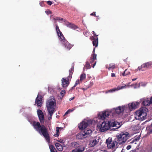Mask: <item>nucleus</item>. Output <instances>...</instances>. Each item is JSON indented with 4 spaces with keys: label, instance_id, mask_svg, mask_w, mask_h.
Instances as JSON below:
<instances>
[{
    "label": "nucleus",
    "instance_id": "f257e3e1",
    "mask_svg": "<svg viewBox=\"0 0 152 152\" xmlns=\"http://www.w3.org/2000/svg\"><path fill=\"white\" fill-rule=\"evenodd\" d=\"M120 123L115 121L114 119H110L107 121H104L101 124H98V127L99 131L103 132L108 130L111 127H115V129H117L121 126Z\"/></svg>",
    "mask_w": 152,
    "mask_h": 152
},
{
    "label": "nucleus",
    "instance_id": "f03ea898",
    "mask_svg": "<svg viewBox=\"0 0 152 152\" xmlns=\"http://www.w3.org/2000/svg\"><path fill=\"white\" fill-rule=\"evenodd\" d=\"M32 125L34 129L40 134L42 135L47 141L50 142V137L48 128L44 125H41L38 122L34 121Z\"/></svg>",
    "mask_w": 152,
    "mask_h": 152
},
{
    "label": "nucleus",
    "instance_id": "7ed1b4c3",
    "mask_svg": "<svg viewBox=\"0 0 152 152\" xmlns=\"http://www.w3.org/2000/svg\"><path fill=\"white\" fill-rule=\"evenodd\" d=\"M56 104L54 99H50L47 100L46 103V106L49 114L51 118L54 110L55 104Z\"/></svg>",
    "mask_w": 152,
    "mask_h": 152
},
{
    "label": "nucleus",
    "instance_id": "20e7f679",
    "mask_svg": "<svg viewBox=\"0 0 152 152\" xmlns=\"http://www.w3.org/2000/svg\"><path fill=\"white\" fill-rule=\"evenodd\" d=\"M130 137V134L126 132H122L117 136V140L118 143L121 145L124 144Z\"/></svg>",
    "mask_w": 152,
    "mask_h": 152
},
{
    "label": "nucleus",
    "instance_id": "39448f33",
    "mask_svg": "<svg viewBox=\"0 0 152 152\" xmlns=\"http://www.w3.org/2000/svg\"><path fill=\"white\" fill-rule=\"evenodd\" d=\"M147 114L146 112L143 109H140L135 113V117L136 119L142 121L146 119Z\"/></svg>",
    "mask_w": 152,
    "mask_h": 152
},
{
    "label": "nucleus",
    "instance_id": "423d86ee",
    "mask_svg": "<svg viewBox=\"0 0 152 152\" xmlns=\"http://www.w3.org/2000/svg\"><path fill=\"white\" fill-rule=\"evenodd\" d=\"M92 132L91 130L90 129H85L83 132L77 134L76 136L77 138L78 139L85 138L89 136Z\"/></svg>",
    "mask_w": 152,
    "mask_h": 152
},
{
    "label": "nucleus",
    "instance_id": "0eeeda50",
    "mask_svg": "<svg viewBox=\"0 0 152 152\" xmlns=\"http://www.w3.org/2000/svg\"><path fill=\"white\" fill-rule=\"evenodd\" d=\"M107 147L109 149H113L116 148L118 143L116 140L113 141L112 139L108 138L106 140Z\"/></svg>",
    "mask_w": 152,
    "mask_h": 152
},
{
    "label": "nucleus",
    "instance_id": "6e6552de",
    "mask_svg": "<svg viewBox=\"0 0 152 152\" xmlns=\"http://www.w3.org/2000/svg\"><path fill=\"white\" fill-rule=\"evenodd\" d=\"M110 115V112L107 110L101 112L98 114V117L99 119L104 120L108 117Z\"/></svg>",
    "mask_w": 152,
    "mask_h": 152
},
{
    "label": "nucleus",
    "instance_id": "1a4fd4ad",
    "mask_svg": "<svg viewBox=\"0 0 152 152\" xmlns=\"http://www.w3.org/2000/svg\"><path fill=\"white\" fill-rule=\"evenodd\" d=\"M140 103L137 102H134L128 104V107L130 111H132L137 108Z\"/></svg>",
    "mask_w": 152,
    "mask_h": 152
},
{
    "label": "nucleus",
    "instance_id": "9d476101",
    "mask_svg": "<svg viewBox=\"0 0 152 152\" xmlns=\"http://www.w3.org/2000/svg\"><path fill=\"white\" fill-rule=\"evenodd\" d=\"M37 113L40 123H43L44 122L45 118L42 111L40 110H38Z\"/></svg>",
    "mask_w": 152,
    "mask_h": 152
},
{
    "label": "nucleus",
    "instance_id": "9b49d317",
    "mask_svg": "<svg viewBox=\"0 0 152 152\" xmlns=\"http://www.w3.org/2000/svg\"><path fill=\"white\" fill-rule=\"evenodd\" d=\"M71 79H69V78L67 77L66 78H62L61 81L62 83V86L63 88H66L69 85V80Z\"/></svg>",
    "mask_w": 152,
    "mask_h": 152
},
{
    "label": "nucleus",
    "instance_id": "f8f14e48",
    "mask_svg": "<svg viewBox=\"0 0 152 152\" xmlns=\"http://www.w3.org/2000/svg\"><path fill=\"white\" fill-rule=\"evenodd\" d=\"M92 33L95 36L94 37H92L93 39L94 40L92 41L93 44L94 46L96 47L98 46V38L97 37L98 35H96L94 31H92Z\"/></svg>",
    "mask_w": 152,
    "mask_h": 152
},
{
    "label": "nucleus",
    "instance_id": "ddd939ff",
    "mask_svg": "<svg viewBox=\"0 0 152 152\" xmlns=\"http://www.w3.org/2000/svg\"><path fill=\"white\" fill-rule=\"evenodd\" d=\"M42 96L41 95H38L36 99L35 105L36 104L37 106L41 107L42 105Z\"/></svg>",
    "mask_w": 152,
    "mask_h": 152
},
{
    "label": "nucleus",
    "instance_id": "4468645a",
    "mask_svg": "<svg viewBox=\"0 0 152 152\" xmlns=\"http://www.w3.org/2000/svg\"><path fill=\"white\" fill-rule=\"evenodd\" d=\"M61 42L63 45L68 50H70L72 46V45L67 41L66 39H64V40Z\"/></svg>",
    "mask_w": 152,
    "mask_h": 152
},
{
    "label": "nucleus",
    "instance_id": "2eb2a0df",
    "mask_svg": "<svg viewBox=\"0 0 152 152\" xmlns=\"http://www.w3.org/2000/svg\"><path fill=\"white\" fill-rule=\"evenodd\" d=\"M88 126V124L87 122L84 121H82L80 124H78V128L80 129L84 130Z\"/></svg>",
    "mask_w": 152,
    "mask_h": 152
},
{
    "label": "nucleus",
    "instance_id": "dca6fc26",
    "mask_svg": "<svg viewBox=\"0 0 152 152\" xmlns=\"http://www.w3.org/2000/svg\"><path fill=\"white\" fill-rule=\"evenodd\" d=\"M78 147L76 149H73L72 152H83L84 151L85 147L83 145L79 144Z\"/></svg>",
    "mask_w": 152,
    "mask_h": 152
},
{
    "label": "nucleus",
    "instance_id": "f3484780",
    "mask_svg": "<svg viewBox=\"0 0 152 152\" xmlns=\"http://www.w3.org/2000/svg\"><path fill=\"white\" fill-rule=\"evenodd\" d=\"M125 106H122V107L119 106L116 108H114L115 112L118 114H120L124 111L125 109Z\"/></svg>",
    "mask_w": 152,
    "mask_h": 152
},
{
    "label": "nucleus",
    "instance_id": "a211bd4d",
    "mask_svg": "<svg viewBox=\"0 0 152 152\" xmlns=\"http://www.w3.org/2000/svg\"><path fill=\"white\" fill-rule=\"evenodd\" d=\"M142 104L144 106H148L150 105L149 100L148 98H144Z\"/></svg>",
    "mask_w": 152,
    "mask_h": 152
},
{
    "label": "nucleus",
    "instance_id": "6ab92c4d",
    "mask_svg": "<svg viewBox=\"0 0 152 152\" xmlns=\"http://www.w3.org/2000/svg\"><path fill=\"white\" fill-rule=\"evenodd\" d=\"M55 145L58 151L61 152L63 151V147L60 143H56Z\"/></svg>",
    "mask_w": 152,
    "mask_h": 152
},
{
    "label": "nucleus",
    "instance_id": "aec40b11",
    "mask_svg": "<svg viewBox=\"0 0 152 152\" xmlns=\"http://www.w3.org/2000/svg\"><path fill=\"white\" fill-rule=\"evenodd\" d=\"M79 143L76 142H73L70 144V147L72 149H76L77 148L79 147Z\"/></svg>",
    "mask_w": 152,
    "mask_h": 152
},
{
    "label": "nucleus",
    "instance_id": "412c9836",
    "mask_svg": "<svg viewBox=\"0 0 152 152\" xmlns=\"http://www.w3.org/2000/svg\"><path fill=\"white\" fill-rule=\"evenodd\" d=\"M66 25L67 27L74 29H76L78 28V27L74 24L71 23H69V22H68L67 23H66Z\"/></svg>",
    "mask_w": 152,
    "mask_h": 152
},
{
    "label": "nucleus",
    "instance_id": "4be33fe9",
    "mask_svg": "<svg viewBox=\"0 0 152 152\" xmlns=\"http://www.w3.org/2000/svg\"><path fill=\"white\" fill-rule=\"evenodd\" d=\"M126 86H118L117 88H114L113 89H110L109 90V92H113L115 91H116L119 90L121 89L124 88Z\"/></svg>",
    "mask_w": 152,
    "mask_h": 152
},
{
    "label": "nucleus",
    "instance_id": "5701e85b",
    "mask_svg": "<svg viewBox=\"0 0 152 152\" xmlns=\"http://www.w3.org/2000/svg\"><path fill=\"white\" fill-rule=\"evenodd\" d=\"M96 54H93L91 55L90 58V62L92 64L94 62V61L96 59Z\"/></svg>",
    "mask_w": 152,
    "mask_h": 152
},
{
    "label": "nucleus",
    "instance_id": "b1692460",
    "mask_svg": "<svg viewBox=\"0 0 152 152\" xmlns=\"http://www.w3.org/2000/svg\"><path fill=\"white\" fill-rule=\"evenodd\" d=\"M151 65V62H148L143 64H142V66L144 68H148Z\"/></svg>",
    "mask_w": 152,
    "mask_h": 152
},
{
    "label": "nucleus",
    "instance_id": "393cba45",
    "mask_svg": "<svg viewBox=\"0 0 152 152\" xmlns=\"http://www.w3.org/2000/svg\"><path fill=\"white\" fill-rule=\"evenodd\" d=\"M106 68L108 69L109 70L113 69L115 68V65L113 64H110L109 65H107L106 66Z\"/></svg>",
    "mask_w": 152,
    "mask_h": 152
},
{
    "label": "nucleus",
    "instance_id": "a878e982",
    "mask_svg": "<svg viewBox=\"0 0 152 152\" xmlns=\"http://www.w3.org/2000/svg\"><path fill=\"white\" fill-rule=\"evenodd\" d=\"M74 71V67L72 66L69 70V75L68 76V78H69V79H71L72 77V75Z\"/></svg>",
    "mask_w": 152,
    "mask_h": 152
},
{
    "label": "nucleus",
    "instance_id": "bb28decb",
    "mask_svg": "<svg viewBox=\"0 0 152 152\" xmlns=\"http://www.w3.org/2000/svg\"><path fill=\"white\" fill-rule=\"evenodd\" d=\"M98 142V141L96 139L92 141H91L90 143V145L91 147H93L96 145Z\"/></svg>",
    "mask_w": 152,
    "mask_h": 152
},
{
    "label": "nucleus",
    "instance_id": "cd10ccee",
    "mask_svg": "<svg viewBox=\"0 0 152 152\" xmlns=\"http://www.w3.org/2000/svg\"><path fill=\"white\" fill-rule=\"evenodd\" d=\"M146 129L148 131V133L152 134V123L149 127H147Z\"/></svg>",
    "mask_w": 152,
    "mask_h": 152
},
{
    "label": "nucleus",
    "instance_id": "c85d7f7f",
    "mask_svg": "<svg viewBox=\"0 0 152 152\" xmlns=\"http://www.w3.org/2000/svg\"><path fill=\"white\" fill-rule=\"evenodd\" d=\"M130 72L129 71V70H128V69H126L124 72L122 74V75L124 76L130 75Z\"/></svg>",
    "mask_w": 152,
    "mask_h": 152
},
{
    "label": "nucleus",
    "instance_id": "c756f323",
    "mask_svg": "<svg viewBox=\"0 0 152 152\" xmlns=\"http://www.w3.org/2000/svg\"><path fill=\"white\" fill-rule=\"evenodd\" d=\"M49 148L51 152H57L55 147L52 145L49 146Z\"/></svg>",
    "mask_w": 152,
    "mask_h": 152
},
{
    "label": "nucleus",
    "instance_id": "7c9ffc66",
    "mask_svg": "<svg viewBox=\"0 0 152 152\" xmlns=\"http://www.w3.org/2000/svg\"><path fill=\"white\" fill-rule=\"evenodd\" d=\"M58 36L60 37L61 41L66 39L61 31L59 32V36Z\"/></svg>",
    "mask_w": 152,
    "mask_h": 152
},
{
    "label": "nucleus",
    "instance_id": "2f4dec72",
    "mask_svg": "<svg viewBox=\"0 0 152 152\" xmlns=\"http://www.w3.org/2000/svg\"><path fill=\"white\" fill-rule=\"evenodd\" d=\"M86 75L85 73H83L80 76V81L82 82L83 80L86 78Z\"/></svg>",
    "mask_w": 152,
    "mask_h": 152
},
{
    "label": "nucleus",
    "instance_id": "473e14b6",
    "mask_svg": "<svg viewBox=\"0 0 152 152\" xmlns=\"http://www.w3.org/2000/svg\"><path fill=\"white\" fill-rule=\"evenodd\" d=\"M63 18H60V17H57L56 18H53V20L56 21V20H63Z\"/></svg>",
    "mask_w": 152,
    "mask_h": 152
},
{
    "label": "nucleus",
    "instance_id": "72a5a7b5",
    "mask_svg": "<svg viewBox=\"0 0 152 152\" xmlns=\"http://www.w3.org/2000/svg\"><path fill=\"white\" fill-rule=\"evenodd\" d=\"M140 139V137H139V136L137 137H135L133 139L134 140V141L135 142L138 141Z\"/></svg>",
    "mask_w": 152,
    "mask_h": 152
},
{
    "label": "nucleus",
    "instance_id": "f704fd0d",
    "mask_svg": "<svg viewBox=\"0 0 152 152\" xmlns=\"http://www.w3.org/2000/svg\"><path fill=\"white\" fill-rule=\"evenodd\" d=\"M65 90H63L61 91L60 94L62 96H63L65 95Z\"/></svg>",
    "mask_w": 152,
    "mask_h": 152
},
{
    "label": "nucleus",
    "instance_id": "c9c22d12",
    "mask_svg": "<svg viewBox=\"0 0 152 152\" xmlns=\"http://www.w3.org/2000/svg\"><path fill=\"white\" fill-rule=\"evenodd\" d=\"M86 67L88 69H90V64L88 61H87L86 62Z\"/></svg>",
    "mask_w": 152,
    "mask_h": 152
},
{
    "label": "nucleus",
    "instance_id": "e433bc0d",
    "mask_svg": "<svg viewBox=\"0 0 152 152\" xmlns=\"http://www.w3.org/2000/svg\"><path fill=\"white\" fill-rule=\"evenodd\" d=\"M78 84H80V81L79 80H78L76 81L74 86V87H75Z\"/></svg>",
    "mask_w": 152,
    "mask_h": 152
},
{
    "label": "nucleus",
    "instance_id": "4c0bfd02",
    "mask_svg": "<svg viewBox=\"0 0 152 152\" xmlns=\"http://www.w3.org/2000/svg\"><path fill=\"white\" fill-rule=\"evenodd\" d=\"M142 68H144L142 66V64L141 66H138L137 69H136V71L140 70H142Z\"/></svg>",
    "mask_w": 152,
    "mask_h": 152
},
{
    "label": "nucleus",
    "instance_id": "58836bf2",
    "mask_svg": "<svg viewBox=\"0 0 152 152\" xmlns=\"http://www.w3.org/2000/svg\"><path fill=\"white\" fill-rule=\"evenodd\" d=\"M45 12L47 15H49L52 13V12L50 10L46 11Z\"/></svg>",
    "mask_w": 152,
    "mask_h": 152
},
{
    "label": "nucleus",
    "instance_id": "ea45409f",
    "mask_svg": "<svg viewBox=\"0 0 152 152\" xmlns=\"http://www.w3.org/2000/svg\"><path fill=\"white\" fill-rule=\"evenodd\" d=\"M58 142H60L61 143H64V140L62 139H60L57 140Z\"/></svg>",
    "mask_w": 152,
    "mask_h": 152
},
{
    "label": "nucleus",
    "instance_id": "a19ab883",
    "mask_svg": "<svg viewBox=\"0 0 152 152\" xmlns=\"http://www.w3.org/2000/svg\"><path fill=\"white\" fill-rule=\"evenodd\" d=\"M140 129L139 127L137 125V126H135L134 127V130H138Z\"/></svg>",
    "mask_w": 152,
    "mask_h": 152
},
{
    "label": "nucleus",
    "instance_id": "79ce46f5",
    "mask_svg": "<svg viewBox=\"0 0 152 152\" xmlns=\"http://www.w3.org/2000/svg\"><path fill=\"white\" fill-rule=\"evenodd\" d=\"M90 15L91 16H94L95 17H97V16H96V12H93L92 13L90 14Z\"/></svg>",
    "mask_w": 152,
    "mask_h": 152
},
{
    "label": "nucleus",
    "instance_id": "37998d69",
    "mask_svg": "<svg viewBox=\"0 0 152 152\" xmlns=\"http://www.w3.org/2000/svg\"><path fill=\"white\" fill-rule=\"evenodd\" d=\"M75 110V108H72L71 109H69L68 110L69 113L70 112H72L73 111Z\"/></svg>",
    "mask_w": 152,
    "mask_h": 152
},
{
    "label": "nucleus",
    "instance_id": "c03bdc74",
    "mask_svg": "<svg viewBox=\"0 0 152 152\" xmlns=\"http://www.w3.org/2000/svg\"><path fill=\"white\" fill-rule=\"evenodd\" d=\"M60 127H56V133H58L59 132V130L60 129Z\"/></svg>",
    "mask_w": 152,
    "mask_h": 152
},
{
    "label": "nucleus",
    "instance_id": "a18cd8bd",
    "mask_svg": "<svg viewBox=\"0 0 152 152\" xmlns=\"http://www.w3.org/2000/svg\"><path fill=\"white\" fill-rule=\"evenodd\" d=\"M47 3L48 5H51L52 4V2L50 1H47Z\"/></svg>",
    "mask_w": 152,
    "mask_h": 152
},
{
    "label": "nucleus",
    "instance_id": "49530a36",
    "mask_svg": "<svg viewBox=\"0 0 152 152\" xmlns=\"http://www.w3.org/2000/svg\"><path fill=\"white\" fill-rule=\"evenodd\" d=\"M40 5L42 7L44 6V4L43 1H42L39 3Z\"/></svg>",
    "mask_w": 152,
    "mask_h": 152
},
{
    "label": "nucleus",
    "instance_id": "de8ad7c7",
    "mask_svg": "<svg viewBox=\"0 0 152 152\" xmlns=\"http://www.w3.org/2000/svg\"><path fill=\"white\" fill-rule=\"evenodd\" d=\"M131 148V146L130 145H128L126 147V149L127 150L130 149Z\"/></svg>",
    "mask_w": 152,
    "mask_h": 152
},
{
    "label": "nucleus",
    "instance_id": "09e8293b",
    "mask_svg": "<svg viewBox=\"0 0 152 152\" xmlns=\"http://www.w3.org/2000/svg\"><path fill=\"white\" fill-rule=\"evenodd\" d=\"M149 103L150 104H152V96L151 97L150 100H149Z\"/></svg>",
    "mask_w": 152,
    "mask_h": 152
},
{
    "label": "nucleus",
    "instance_id": "8fccbe9b",
    "mask_svg": "<svg viewBox=\"0 0 152 152\" xmlns=\"http://www.w3.org/2000/svg\"><path fill=\"white\" fill-rule=\"evenodd\" d=\"M99 152H108L107 151L105 150H101Z\"/></svg>",
    "mask_w": 152,
    "mask_h": 152
},
{
    "label": "nucleus",
    "instance_id": "3c124183",
    "mask_svg": "<svg viewBox=\"0 0 152 152\" xmlns=\"http://www.w3.org/2000/svg\"><path fill=\"white\" fill-rule=\"evenodd\" d=\"M56 31L57 33L58 36H59V32H61L60 30L59 29H58V30Z\"/></svg>",
    "mask_w": 152,
    "mask_h": 152
},
{
    "label": "nucleus",
    "instance_id": "603ef678",
    "mask_svg": "<svg viewBox=\"0 0 152 152\" xmlns=\"http://www.w3.org/2000/svg\"><path fill=\"white\" fill-rule=\"evenodd\" d=\"M59 136V134L58 133H56L54 135V136L55 137H58Z\"/></svg>",
    "mask_w": 152,
    "mask_h": 152
},
{
    "label": "nucleus",
    "instance_id": "864d4df0",
    "mask_svg": "<svg viewBox=\"0 0 152 152\" xmlns=\"http://www.w3.org/2000/svg\"><path fill=\"white\" fill-rule=\"evenodd\" d=\"M96 61H95L94 62V63L93 64V65H92V67L93 68L94 67V66H95V65H96Z\"/></svg>",
    "mask_w": 152,
    "mask_h": 152
},
{
    "label": "nucleus",
    "instance_id": "5fc2aeb1",
    "mask_svg": "<svg viewBox=\"0 0 152 152\" xmlns=\"http://www.w3.org/2000/svg\"><path fill=\"white\" fill-rule=\"evenodd\" d=\"M111 76L112 77H115V74L114 73H112L111 74Z\"/></svg>",
    "mask_w": 152,
    "mask_h": 152
},
{
    "label": "nucleus",
    "instance_id": "6e6d98bb",
    "mask_svg": "<svg viewBox=\"0 0 152 152\" xmlns=\"http://www.w3.org/2000/svg\"><path fill=\"white\" fill-rule=\"evenodd\" d=\"M70 113L68 110H67V111L64 114V115L68 114Z\"/></svg>",
    "mask_w": 152,
    "mask_h": 152
},
{
    "label": "nucleus",
    "instance_id": "4d7b16f0",
    "mask_svg": "<svg viewBox=\"0 0 152 152\" xmlns=\"http://www.w3.org/2000/svg\"><path fill=\"white\" fill-rule=\"evenodd\" d=\"M70 113L68 110H67V111L64 114V115L68 114Z\"/></svg>",
    "mask_w": 152,
    "mask_h": 152
},
{
    "label": "nucleus",
    "instance_id": "13d9d810",
    "mask_svg": "<svg viewBox=\"0 0 152 152\" xmlns=\"http://www.w3.org/2000/svg\"><path fill=\"white\" fill-rule=\"evenodd\" d=\"M56 31L58 30V29H59L58 26L56 25Z\"/></svg>",
    "mask_w": 152,
    "mask_h": 152
},
{
    "label": "nucleus",
    "instance_id": "bf43d9fd",
    "mask_svg": "<svg viewBox=\"0 0 152 152\" xmlns=\"http://www.w3.org/2000/svg\"><path fill=\"white\" fill-rule=\"evenodd\" d=\"M135 142L134 141V139H133V140L132 141V142H130V143L131 144H132L134 142Z\"/></svg>",
    "mask_w": 152,
    "mask_h": 152
},
{
    "label": "nucleus",
    "instance_id": "052dcab7",
    "mask_svg": "<svg viewBox=\"0 0 152 152\" xmlns=\"http://www.w3.org/2000/svg\"><path fill=\"white\" fill-rule=\"evenodd\" d=\"M54 18L53 17V15H52L50 16V19L53 18H53Z\"/></svg>",
    "mask_w": 152,
    "mask_h": 152
},
{
    "label": "nucleus",
    "instance_id": "680f3d73",
    "mask_svg": "<svg viewBox=\"0 0 152 152\" xmlns=\"http://www.w3.org/2000/svg\"><path fill=\"white\" fill-rule=\"evenodd\" d=\"M95 48L94 47V50H93V54H95Z\"/></svg>",
    "mask_w": 152,
    "mask_h": 152
},
{
    "label": "nucleus",
    "instance_id": "e2e57ef3",
    "mask_svg": "<svg viewBox=\"0 0 152 152\" xmlns=\"http://www.w3.org/2000/svg\"><path fill=\"white\" fill-rule=\"evenodd\" d=\"M137 79V78H134L132 79V81H135V80Z\"/></svg>",
    "mask_w": 152,
    "mask_h": 152
},
{
    "label": "nucleus",
    "instance_id": "0e129e2a",
    "mask_svg": "<svg viewBox=\"0 0 152 152\" xmlns=\"http://www.w3.org/2000/svg\"><path fill=\"white\" fill-rule=\"evenodd\" d=\"M74 97H73L72 98L69 99V100L71 101V100H72L73 99H74Z\"/></svg>",
    "mask_w": 152,
    "mask_h": 152
},
{
    "label": "nucleus",
    "instance_id": "69168bd1",
    "mask_svg": "<svg viewBox=\"0 0 152 152\" xmlns=\"http://www.w3.org/2000/svg\"><path fill=\"white\" fill-rule=\"evenodd\" d=\"M75 88V87H74V86H73L72 88V89H74V88Z\"/></svg>",
    "mask_w": 152,
    "mask_h": 152
},
{
    "label": "nucleus",
    "instance_id": "338daca9",
    "mask_svg": "<svg viewBox=\"0 0 152 152\" xmlns=\"http://www.w3.org/2000/svg\"><path fill=\"white\" fill-rule=\"evenodd\" d=\"M60 128H60V129H63V128H61V127H60Z\"/></svg>",
    "mask_w": 152,
    "mask_h": 152
},
{
    "label": "nucleus",
    "instance_id": "774afa93",
    "mask_svg": "<svg viewBox=\"0 0 152 152\" xmlns=\"http://www.w3.org/2000/svg\"><path fill=\"white\" fill-rule=\"evenodd\" d=\"M99 19V18H97V19Z\"/></svg>",
    "mask_w": 152,
    "mask_h": 152
}]
</instances>
